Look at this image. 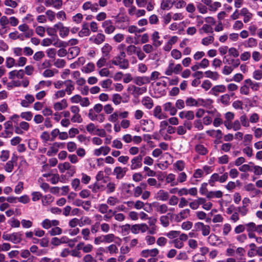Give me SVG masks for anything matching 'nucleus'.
<instances>
[{"label":"nucleus","instance_id":"obj_21","mask_svg":"<svg viewBox=\"0 0 262 262\" xmlns=\"http://www.w3.org/2000/svg\"><path fill=\"white\" fill-rule=\"evenodd\" d=\"M169 198V194L168 192L161 189L159 190L155 195V198L157 200L162 201H166Z\"/></svg>","mask_w":262,"mask_h":262},{"label":"nucleus","instance_id":"obj_7","mask_svg":"<svg viewBox=\"0 0 262 262\" xmlns=\"http://www.w3.org/2000/svg\"><path fill=\"white\" fill-rule=\"evenodd\" d=\"M29 124L25 121H21L19 125H14V132L18 135H23L24 132L28 131L29 129Z\"/></svg>","mask_w":262,"mask_h":262},{"label":"nucleus","instance_id":"obj_31","mask_svg":"<svg viewBox=\"0 0 262 262\" xmlns=\"http://www.w3.org/2000/svg\"><path fill=\"white\" fill-rule=\"evenodd\" d=\"M68 106L67 101L65 99H63L61 101L54 103L53 105L54 109L56 111H59L65 109Z\"/></svg>","mask_w":262,"mask_h":262},{"label":"nucleus","instance_id":"obj_38","mask_svg":"<svg viewBox=\"0 0 262 262\" xmlns=\"http://www.w3.org/2000/svg\"><path fill=\"white\" fill-rule=\"evenodd\" d=\"M5 133L7 136L12 135L13 134V124L11 121L8 120L4 124Z\"/></svg>","mask_w":262,"mask_h":262},{"label":"nucleus","instance_id":"obj_55","mask_svg":"<svg viewBox=\"0 0 262 262\" xmlns=\"http://www.w3.org/2000/svg\"><path fill=\"white\" fill-rule=\"evenodd\" d=\"M90 188L92 189V190L94 193H97L98 190H103L104 188L103 185H100V184L96 182L93 185L90 186Z\"/></svg>","mask_w":262,"mask_h":262},{"label":"nucleus","instance_id":"obj_4","mask_svg":"<svg viewBox=\"0 0 262 262\" xmlns=\"http://www.w3.org/2000/svg\"><path fill=\"white\" fill-rule=\"evenodd\" d=\"M145 155V153L141 150L139 155L131 159L129 166L132 170H136L142 167L143 157Z\"/></svg>","mask_w":262,"mask_h":262},{"label":"nucleus","instance_id":"obj_49","mask_svg":"<svg viewBox=\"0 0 262 262\" xmlns=\"http://www.w3.org/2000/svg\"><path fill=\"white\" fill-rule=\"evenodd\" d=\"M144 207V203L140 200L137 201L134 204V207L136 209H140L143 208L145 211H146L148 212H149L151 210V208L150 207H149V209H147L146 208V207Z\"/></svg>","mask_w":262,"mask_h":262},{"label":"nucleus","instance_id":"obj_64","mask_svg":"<svg viewBox=\"0 0 262 262\" xmlns=\"http://www.w3.org/2000/svg\"><path fill=\"white\" fill-rule=\"evenodd\" d=\"M82 261L83 262H101L98 261L95 259L94 257L90 254H86L82 258Z\"/></svg>","mask_w":262,"mask_h":262},{"label":"nucleus","instance_id":"obj_24","mask_svg":"<svg viewBox=\"0 0 262 262\" xmlns=\"http://www.w3.org/2000/svg\"><path fill=\"white\" fill-rule=\"evenodd\" d=\"M113 47L110 44L106 43L101 48V50L102 56L106 57V58L110 59L111 57L110 53L112 51Z\"/></svg>","mask_w":262,"mask_h":262},{"label":"nucleus","instance_id":"obj_60","mask_svg":"<svg viewBox=\"0 0 262 262\" xmlns=\"http://www.w3.org/2000/svg\"><path fill=\"white\" fill-rule=\"evenodd\" d=\"M169 214L165 215H162L160 218V221L161 224L164 227H167L169 225V217L168 216Z\"/></svg>","mask_w":262,"mask_h":262},{"label":"nucleus","instance_id":"obj_23","mask_svg":"<svg viewBox=\"0 0 262 262\" xmlns=\"http://www.w3.org/2000/svg\"><path fill=\"white\" fill-rule=\"evenodd\" d=\"M134 83L139 86L149 83V79L147 76H137L133 79Z\"/></svg>","mask_w":262,"mask_h":262},{"label":"nucleus","instance_id":"obj_5","mask_svg":"<svg viewBox=\"0 0 262 262\" xmlns=\"http://www.w3.org/2000/svg\"><path fill=\"white\" fill-rule=\"evenodd\" d=\"M103 105L100 103L95 104L93 108L89 110L88 117L92 121H95L97 114L100 113L103 110Z\"/></svg>","mask_w":262,"mask_h":262},{"label":"nucleus","instance_id":"obj_52","mask_svg":"<svg viewBox=\"0 0 262 262\" xmlns=\"http://www.w3.org/2000/svg\"><path fill=\"white\" fill-rule=\"evenodd\" d=\"M233 95H234L233 93H231L230 95H229L228 94H224V95H222L221 97V99H220L221 102H222V103H223V104H225V105L229 104L230 103V96H233Z\"/></svg>","mask_w":262,"mask_h":262},{"label":"nucleus","instance_id":"obj_54","mask_svg":"<svg viewBox=\"0 0 262 262\" xmlns=\"http://www.w3.org/2000/svg\"><path fill=\"white\" fill-rule=\"evenodd\" d=\"M195 149V151L201 155H205L208 152L207 148L201 144L196 145Z\"/></svg>","mask_w":262,"mask_h":262},{"label":"nucleus","instance_id":"obj_63","mask_svg":"<svg viewBox=\"0 0 262 262\" xmlns=\"http://www.w3.org/2000/svg\"><path fill=\"white\" fill-rule=\"evenodd\" d=\"M214 41V37L213 36H209L205 37L202 39V43L204 46H208Z\"/></svg>","mask_w":262,"mask_h":262},{"label":"nucleus","instance_id":"obj_29","mask_svg":"<svg viewBox=\"0 0 262 262\" xmlns=\"http://www.w3.org/2000/svg\"><path fill=\"white\" fill-rule=\"evenodd\" d=\"M179 117L181 119H186L188 120H192L194 118V112L192 111H182L179 113Z\"/></svg>","mask_w":262,"mask_h":262},{"label":"nucleus","instance_id":"obj_13","mask_svg":"<svg viewBox=\"0 0 262 262\" xmlns=\"http://www.w3.org/2000/svg\"><path fill=\"white\" fill-rule=\"evenodd\" d=\"M58 167L61 172L66 170L71 171V176L75 172V167L70 164V163L66 162L62 164H59Z\"/></svg>","mask_w":262,"mask_h":262},{"label":"nucleus","instance_id":"obj_47","mask_svg":"<svg viewBox=\"0 0 262 262\" xmlns=\"http://www.w3.org/2000/svg\"><path fill=\"white\" fill-rule=\"evenodd\" d=\"M204 74L206 77L212 79L213 80H216L219 78V75L216 72H212L208 70L205 72Z\"/></svg>","mask_w":262,"mask_h":262},{"label":"nucleus","instance_id":"obj_9","mask_svg":"<svg viewBox=\"0 0 262 262\" xmlns=\"http://www.w3.org/2000/svg\"><path fill=\"white\" fill-rule=\"evenodd\" d=\"M128 170L126 167H122L121 166H116L113 170V174L116 176L117 180H121L126 174Z\"/></svg>","mask_w":262,"mask_h":262},{"label":"nucleus","instance_id":"obj_2","mask_svg":"<svg viewBox=\"0 0 262 262\" xmlns=\"http://www.w3.org/2000/svg\"><path fill=\"white\" fill-rule=\"evenodd\" d=\"M23 236V234L21 232H13L12 233L4 232L2 237L5 241H10L13 244H17L22 241Z\"/></svg>","mask_w":262,"mask_h":262},{"label":"nucleus","instance_id":"obj_8","mask_svg":"<svg viewBox=\"0 0 262 262\" xmlns=\"http://www.w3.org/2000/svg\"><path fill=\"white\" fill-rule=\"evenodd\" d=\"M102 27L104 29V32L107 34L113 33L116 29L113 21L110 19L104 20L102 23Z\"/></svg>","mask_w":262,"mask_h":262},{"label":"nucleus","instance_id":"obj_45","mask_svg":"<svg viewBox=\"0 0 262 262\" xmlns=\"http://www.w3.org/2000/svg\"><path fill=\"white\" fill-rule=\"evenodd\" d=\"M174 61L172 60H170L168 65L164 72L165 74L167 76H171L174 73Z\"/></svg>","mask_w":262,"mask_h":262},{"label":"nucleus","instance_id":"obj_58","mask_svg":"<svg viewBox=\"0 0 262 262\" xmlns=\"http://www.w3.org/2000/svg\"><path fill=\"white\" fill-rule=\"evenodd\" d=\"M199 32L200 33H202V32H203L206 33H213V29L211 26L208 24H204L202 26V27L199 30Z\"/></svg>","mask_w":262,"mask_h":262},{"label":"nucleus","instance_id":"obj_25","mask_svg":"<svg viewBox=\"0 0 262 262\" xmlns=\"http://www.w3.org/2000/svg\"><path fill=\"white\" fill-rule=\"evenodd\" d=\"M240 14L244 16L243 21L245 23L249 22L253 17V14L246 8L241 9Z\"/></svg>","mask_w":262,"mask_h":262},{"label":"nucleus","instance_id":"obj_19","mask_svg":"<svg viewBox=\"0 0 262 262\" xmlns=\"http://www.w3.org/2000/svg\"><path fill=\"white\" fill-rule=\"evenodd\" d=\"M140 124L144 126L142 128L143 131L150 132L154 129V122L151 120H141Z\"/></svg>","mask_w":262,"mask_h":262},{"label":"nucleus","instance_id":"obj_12","mask_svg":"<svg viewBox=\"0 0 262 262\" xmlns=\"http://www.w3.org/2000/svg\"><path fill=\"white\" fill-rule=\"evenodd\" d=\"M127 91L131 92L134 95H140L145 93L147 89L145 87L140 88L135 85H130L128 87Z\"/></svg>","mask_w":262,"mask_h":262},{"label":"nucleus","instance_id":"obj_36","mask_svg":"<svg viewBox=\"0 0 262 262\" xmlns=\"http://www.w3.org/2000/svg\"><path fill=\"white\" fill-rule=\"evenodd\" d=\"M223 195V193L221 190L210 191L207 193V198L209 200L214 198L220 199L222 198Z\"/></svg>","mask_w":262,"mask_h":262},{"label":"nucleus","instance_id":"obj_28","mask_svg":"<svg viewBox=\"0 0 262 262\" xmlns=\"http://www.w3.org/2000/svg\"><path fill=\"white\" fill-rule=\"evenodd\" d=\"M189 215L190 210L189 209H183L178 214L176 215V220L177 222H179L182 220L188 218Z\"/></svg>","mask_w":262,"mask_h":262},{"label":"nucleus","instance_id":"obj_35","mask_svg":"<svg viewBox=\"0 0 262 262\" xmlns=\"http://www.w3.org/2000/svg\"><path fill=\"white\" fill-rule=\"evenodd\" d=\"M160 36L158 31H155L151 36V39L152 40L153 46L155 47L160 46L162 43V41L159 40Z\"/></svg>","mask_w":262,"mask_h":262},{"label":"nucleus","instance_id":"obj_59","mask_svg":"<svg viewBox=\"0 0 262 262\" xmlns=\"http://www.w3.org/2000/svg\"><path fill=\"white\" fill-rule=\"evenodd\" d=\"M112 84V80L110 79H107L105 80H104L100 82V85L104 89H109L112 90L111 89V86Z\"/></svg>","mask_w":262,"mask_h":262},{"label":"nucleus","instance_id":"obj_62","mask_svg":"<svg viewBox=\"0 0 262 262\" xmlns=\"http://www.w3.org/2000/svg\"><path fill=\"white\" fill-rule=\"evenodd\" d=\"M122 100V97L119 94H114L112 96V101L115 105H119Z\"/></svg>","mask_w":262,"mask_h":262},{"label":"nucleus","instance_id":"obj_43","mask_svg":"<svg viewBox=\"0 0 262 262\" xmlns=\"http://www.w3.org/2000/svg\"><path fill=\"white\" fill-rule=\"evenodd\" d=\"M213 100L210 99H198V107L202 106L203 107H208L212 105Z\"/></svg>","mask_w":262,"mask_h":262},{"label":"nucleus","instance_id":"obj_30","mask_svg":"<svg viewBox=\"0 0 262 262\" xmlns=\"http://www.w3.org/2000/svg\"><path fill=\"white\" fill-rule=\"evenodd\" d=\"M61 145V143H54L52 146L50 147L49 149L47 152V155L48 156H52L53 155H56L58 151V148L60 147Z\"/></svg>","mask_w":262,"mask_h":262},{"label":"nucleus","instance_id":"obj_40","mask_svg":"<svg viewBox=\"0 0 262 262\" xmlns=\"http://www.w3.org/2000/svg\"><path fill=\"white\" fill-rule=\"evenodd\" d=\"M244 83L250 86L251 89L254 91H257L260 87V83L252 81L250 79H247L244 81Z\"/></svg>","mask_w":262,"mask_h":262},{"label":"nucleus","instance_id":"obj_17","mask_svg":"<svg viewBox=\"0 0 262 262\" xmlns=\"http://www.w3.org/2000/svg\"><path fill=\"white\" fill-rule=\"evenodd\" d=\"M159 253V250L157 248L152 249H145L143 250L140 253L141 256L147 258L148 256L154 257L156 256Z\"/></svg>","mask_w":262,"mask_h":262},{"label":"nucleus","instance_id":"obj_1","mask_svg":"<svg viewBox=\"0 0 262 262\" xmlns=\"http://www.w3.org/2000/svg\"><path fill=\"white\" fill-rule=\"evenodd\" d=\"M113 64L118 66L121 69H127L128 68L129 63V61L126 58V53L125 52L121 51L119 54L114 57L111 60Z\"/></svg>","mask_w":262,"mask_h":262},{"label":"nucleus","instance_id":"obj_15","mask_svg":"<svg viewBox=\"0 0 262 262\" xmlns=\"http://www.w3.org/2000/svg\"><path fill=\"white\" fill-rule=\"evenodd\" d=\"M76 248L81 249L83 253H89L91 252L93 249V246L90 244H85L84 242H81L76 245Z\"/></svg>","mask_w":262,"mask_h":262},{"label":"nucleus","instance_id":"obj_22","mask_svg":"<svg viewBox=\"0 0 262 262\" xmlns=\"http://www.w3.org/2000/svg\"><path fill=\"white\" fill-rule=\"evenodd\" d=\"M111 151V148L110 147L105 146H101L99 148L95 149L94 150L93 153L94 155L96 156H99L101 155H103L104 156L107 155Z\"/></svg>","mask_w":262,"mask_h":262},{"label":"nucleus","instance_id":"obj_41","mask_svg":"<svg viewBox=\"0 0 262 262\" xmlns=\"http://www.w3.org/2000/svg\"><path fill=\"white\" fill-rule=\"evenodd\" d=\"M142 104L148 110L151 109L154 106L153 100L149 97H145L142 100Z\"/></svg>","mask_w":262,"mask_h":262},{"label":"nucleus","instance_id":"obj_14","mask_svg":"<svg viewBox=\"0 0 262 262\" xmlns=\"http://www.w3.org/2000/svg\"><path fill=\"white\" fill-rule=\"evenodd\" d=\"M57 30L59 31V35L62 38L67 37L69 34V29L68 27L63 26L61 23H58L54 25Z\"/></svg>","mask_w":262,"mask_h":262},{"label":"nucleus","instance_id":"obj_57","mask_svg":"<svg viewBox=\"0 0 262 262\" xmlns=\"http://www.w3.org/2000/svg\"><path fill=\"white\" fill-rule=\"evenodd\" d=\"M104 243H110L114 241L116 237L113 233H110L103 235Z\"/></svg>","mask_w":262,"mask_h":262},{"label":"nucleus","instance_id":"obj_44","mask_svg":"<svg viewBox=\"0 0 262 262\" xmlns=\"http://www.w3.org/2000/svg\"><path fill=\"white\" fill-rule=\"evenodd\" d=\"M173 0H162L161 4V8L162 10H169L172 6Z\"/></svg>","mask_w":262,"mask_h":262},{"label":"nucleus","instance_id":"obj_33","mask_svg":"<svg viewBox=\"0 0 262 262\" xmlns=\"http://www.w3.org/2000/svg\"><path fill=\"white\" fill-rule=\"evenodd\" d=\"M69 239L67 236H62L60 238L53 237L51 239V244L54 246H58L61 244L68 243Z\"/></svg>","mask_w":262,"mask_h":262},{"label":"nucleus","instance_id":"obj_39","mask_svg":"<svg viewBox=\"0 0 262 262\" xmlns=\"http://www.w3.org/2000/svg\"><path fill=\"white\" fill-rule=\"evenodd\" d=\"M226 90V86L224 85L221 84L213 86L211 91L214 95L217 96L220 93H224Z\"/></svg>","mask_w":262,"mask_h":262},{"label":"nucleus","instance_id":"obj_37","mask_svg":"<svg viewBox=\"0 0 262 262\" xmlns=\"http://www.w3.org/2000/svg\"><path fill=\"white\" fill-rule=\"evenodd\" d=\"M257 40L253 37L248 38L243 42V45L246 48H254L257 46Z\"/></svg>","mask_w":262,"mask_h":262},{"label":"nucleus","instance_id":"obj_42","mask_svg":"<svg viewBox=\"0 0 262 262\" xmlns=\"http://www.w3.org/2000/svg\"><path fill=\"white\" fill-rule=\"evenodd\" d=\"M95 64L93 62H89L81 68V71L85 74H89L95 70Z\"/></svg>","mask_w":262,"mask_h":262},{"label":"nucleus","instance_id":"obj_51","mask_svg":"<svg viewBox=\"0 0 262 262\" xmlns=\"http://www.w3.org/2000/svg\"><path fill=\"white\" fill-rule=\"evenodd\" d=\"M29 251L30 253L35 254L37 256H40L43 254V250H39L38 247L36 245H32L30 247Z\"/></svg>","mask_w":262,"mask_h":262},{"label":"nucleus","instance_id":"obj_53","mask_svg":"<svg viewBox=\"0 0 262 262\" xmlns=\"http://www.w3.org/2000/svg\"><path fill=\"white\" fill-rule=\"evenodd\" d=\"M116 185L114 182H108L105 187L106 193L109 194L114 192L116 190Z\"/></svg>","mask_w":262,"mask_h":262},{"label":"nucleus","instance_id":"obj_11","mask_svg":"<svg viewBox=\"0 0 262 262\" xmlns=\"http://www.w3.org/2000/svg\"><path fill=\"white\" fill-rule=\"evenodd\" d=\"M153 116L159 120H162L167 118V115L162 112L161 106L157 105L154 109L152 112Z\"/></svg>","mask_w":262,"mask_h":262},{"label":"nucleus","instance_id":"obj_3","mask_svg":"<svg viewBox=\"0 0 262 262\" xmlns=\"http://www.w3.org/2000/svg\"><path fill=\"white\" fill-rule=\"evenodd\" d=\"M167 86V82L165 81L157 82L154 88L155 97L159 98L165 95Z\"/></svg>","mask_w":262,"mask_h":262},{"label":"nucleus","instance_id":"obj_6","mask_svg":"<svg viewBox=\"0 0 262 262\" xmlns=\"http://www.w3.org/2000/svg\"><path fill=\"white\" fill-rule=\"evenodd\" d=\"M194 229L196 231H202L203 236H207L210 232V227L209 225H205L202 222H198L194 225Z\"/></svg>","mask_w":262,"mask_h":262},{"label":"nucleus","instance_id":"obj_32","mask_svg":"<svg viewBox=\"0 0 262 262\" xmlns=\"http://www.w3.org/2000/svg\"><path fill=\"white\" fill-rule=\"evenodd\" d=\"M154 207L155 208V210L160 214L165 213L168 209L167 205L165 204H154Z\"/></svg>","mask_w":262,"mask_h":262},{"label":"nucleus","instance_id":"obj_50","mask_svg":"<svg viewBox=\"0 0 262 262\" xmlns=\"http://www.w3.org/2000/svg\"><path fill=\"white\" fill-rule=\"evenodd\" d=\"M186 104L188 106H196L198 107V99L195 100L192 97H188L185 101Z\"/></svg>","mask_w":262,"mask_h":262},{"label":"nucleus","instance_id":"obj_10","mask_svg":"<svg viewBox=\"0 0 262 262\" xmlns=\"http://www.w3.org/2000/svg\"><path fill=\"white\" fill-rule=\"evenodd\" d=\"M105 40V36L101 33L93 35L89 38V40L97 45L102 44Z\"/></svg>","mask_w":262,"mask_h":262},{"label":"nucleus","instance_id":"obj_20","mask_svg":"<svg viewBox=\"0 0 262 262\" xmlns=\"http://www.w3.org/2000/svg\"><path fill=\"white\" fill-rule=\"evenodd\" d=\"M82 9L84 10L90 9L92 12H97L99 10L98 4L97 3H92L90 1L85 2L82 5Z\"/></svg>","mask_w":262,"mask_h":262},{"label":"nucleus","instance_id":"obj_27","mask_svg":"<svg viewBox=\"0 0 262 262\" xmlns=\"http://www.w3.org/2000/svg\"><path fill=\"white\" fill-rule=\"evenodd\" d=\"M64 85L66 86V89L63 90L68 95H71L75 89L74 82L70 79L66 80L64 81Z\"/></svg>","mask_w":262,"mask_h":262},{"label":"nucleus","instance_id":"obj_56","mask_svg":"<svg viewBox=\"0 0 262 262\" xmlns=\"http://www.w3.org/2000/svg\"><path fill=\"white\" fill-rule=\"evenodd\" d=\"M219 182V174L217 173H214L211 175L209 180H208V183L211 186H214V184L216 182Z\"/></svg>","mask_w":262,"mask_h":262},{"label":"nucleus","instance_id":"obj_61","mask_svg":"<svg viewBox=\"0 0 262 262\" xmlns=\"http://www.w3.org/2000/svg\"><path fill=\"white\" fill-rule=\"evenodd\" d=\"M127 53L128 55H132L133 54H136L138 50V48L133 45H129L126 48Z\"/></svg>","mask_w":262,"mask_h":262},{"label":"nucleus","instance_id":"obj_16","mask_svg":"<svg viewBox=\"0 0 262 262\" xmlns=\"http://www.w3.org/2000/svg\"><path fill=\"white\" fill-rule=\"evenodd\" d=\"M165 112H168L171 116H174L177 113V109L170 102H167L163 105Z\"/></svg>","mask_w":262,"mask_h":262},{"label":"nucleus","instance_id":"obj_18","mask_svg":"<svg viewBox=\"0 0 262 262\" xmlns=\"http://www.w3.org/2000/svg\"><path fill=\"white\" fill-rule=\"evenodd\" d=\"M59 225V221L56 220H50L46 219L44 220L41 223L42 228L45 229H48L52 226H57Z\"/></svg>","mask_w":262,"mask_h":262},{"label":"nucleus","instance_id":"obj_26","mask_svg":"<svg viewBox=\"0 0 262 262\" xmlns=\"http://www.w3.org/2000/svg\"><path fill=\"white\" fill-rule=\"evenodd\" d=\"M91 34V31L89 29L88 24L84 22L82 25V28L78 32V35L80 37L89 36Z\"/></svg>","mask_w":262,"mask_h":262},{"label":"nucleus","instance_id":"obj_46","mask_svg":"<svg viewBox=\"0 0 262 262\" xmlns=\"http://www.w3.org/2000/svg\"><path fill=\"white\" fill-rule=\"evenodd\" d=\"M175 175L172 173H169L166 178L167 183H170L171 186H174L178 185V182L175 181Z\"/></svg>","mask_w":262,"mask_h":262},{"label":"nucleus","instance_id":"obj_34","mask_svg":"<svg viewBox=\"0 0 262 262\" xmlns=\"http://www.w3.org/2000/svg\"><path fill=\"white\" fill-rule=\"evenodd\" d=\"M80 52V48L78 47L75 46L70 48L68 50V57L70 59H73L78 56Z\"/></svg>","mask_w":262,"mask_h":262},{"label":"nucleus","instance_id":"obj_48","mask_svg":"<svg viewBox=\"0 0 262 262\" xmlns=\"http://www.w3.org/2000/svg\"><path fill=\"white\" fill-rule=\"evenodd\" d=\"M239 122L241 123V125L244 127H248L250 126L249 120L245 114L240 116Z\"/></svg>","mask_w":262,"mask_h":262}]
</instances>
